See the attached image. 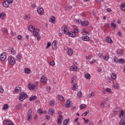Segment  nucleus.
I'll return each instance as SVG.
<instances>
[{
  "instance_id": "obj_1",
  "label": "nucleus",
  "mask_w": 125,
  "mask_h": 125,
  "mask_svg": "<svg viewBox=\"0 0 125 125\" xmlns=\"http://www.w3.org/2000/svg\"><path fill=\"white\" fill-rule=\"evenodd\" d=\"M28 30L30 32L33 33L34 37L37 38V41H41L42 36H41V34H40V29L35 28L33 25H30L28 27Z\"/></svg>"
},
{
  "instance_id": "obj_2",
  "label": "nucleus",
  "mask_w": 125,
  "mask_h": 125,
  "mask_svg": "<svg viewBox=\"0 0 125 125\" xmlns=\"http://www.w3.org/2000/svg\"><path fill=\"white\" fill-rule=\"evenodd\" d=\"M8 60L10 65H11V66H14L16 63L15 58H14L12 56H9L8 58Z\"/></svg>"
},
{
  "instance_id": "obj_3",
  "label": "nucleus",
  "mask_w": 125,
  "mask_h": 125,
  "mask_svg": "<svg viewBox=\"0 0 125 125\" xmlns=\"http://www.w3.org/2000/svg\"><path fill=\"white\" fill-rule=\"evenodd\" d=\"M26 97H28V95H27L26 93L22 92L21 93V96H20L19 100L20 101H23V100H25Z\"/></svg>"
},
{
  "instance_id": "obj_4",
  "label": "nucleus",
  "mask_w": 125,
  "mask_h": 125,
  "mask_svg": "<svg viewBox=\"0 0 125 125\" xmlns=\"http://www.w3.org/2000/svg\"><path fill=\"white\" fill-rule=\"evenodd\" d=\"M7 57V56H6V53L5 52H3L0 55V61H4L5 59H6V58Z\"/></svg>"
},
{
  "instance_id": "obj_5",
  "label": "nucleus",
  "mask_w": 125,
  "mask_h": 125,
  "mask_svg": "<svg viewBox=\"0 0 125 125\" xmlns=\"http://www.w3.org/2000/svg\"><path fill=\"white\" fill-rule=\"evenodd\" d=\"M62 29L63 30L62 31V32L63 33V34H64V35H68L69 33V29H68V27H67L65 25H63L62 26Z\"/></svg>"
},
{
  "instance_id": "obj_6",
  "label": "nucleus",
  "mask_w": 125,
  "mask_h": 125,
  "mask_svg": "<svg viewBox=\"0 0 125 125\" xmlns=\"http://www.w3.org/2000/svg\"><path fill=\"white\" fill-rule=\"evenodd\" d=\"M37 12L39 15H42L43 13H44V10L42 8V7L40 6L37 10Z\"/></svg>"
},
{
  "instance_id": "obj_7",
  "label": "nucleus",
  "mask_w": 125,
  "mask_h": 125,
  "mask_svg": "<svg viewBox=\"0 0 125 125\" xmlns=\"http://www.w3.org/2000/svg\"><path fill=\"white\" fill-rule=\"evenodd\" d=\"M70 71H74V72H77V71H79V67L76 65H72L70 67Z\"/></svg>"
},
{
  "instance_id": "obj_8",
  "label": "nucleus",
  "mask_w": 125,
  "mask_h": 125,
  "mask_svg": "<svg viewBox=\"0 0 125 125\" xmlns=\"http://www.w3.org/2000/svg\"><path fill=\"white\" fill-rule=\"evenodd\" d=\"M16 59L17 61H18L19 62H21V60L22 59V54L20 53L16 57Z\"/></svg>"
},
{
  "instance_id": "obj_9",
  "label": "nucleus",
  "mask_w": 125,
  "mask_h": 125,
  "mask_svg": "<svg viewBox=\"0 0 125 125\" xmlns=\"http://www.w3.org/2000/svg\"><path fill=\"white\" fill-rule=\"evenodd\" d=\"M28 87L30 90H33V89H35L36 88V85L34 84H31L29 83L28 85Z\"/></svg>"
},
{
  "instance_id": "obj_10",
  "label": "nucleus",
  "mask_w": 125,
  "mask_h": 125,
  "mask_svg": "<svg viewBox=\"0 0 125 125\" xmlns=\"http://www.w3.org/2000/svg\"><path fill=\"white\" fill-rule=\"evenodd\" d=\"M47 78L45 76H42L41 78V82L42 83H46Z\"/></svg>"
},
{
  "instance_id": "obj_11",
  "label": "nucleus",
  "mask_w": 125,
  "mask_h": 125,
  "mask_svg": "<svg viewBox=\"0 0 125 125\" xmlns=\"http://www.w3.org/2000/svg\"><path fill=\"white\" fill-rule=\"evenodd\" d=\"M82 41L84 42H88L89 41V37L87 36H83L82 37Z\"/></svg>"
},
{
  "instance_id": "obj_12",
  "label": "nucleus",
  "mask_w": 125,
  "mask_h": 125,
  "mask_svg": "<svg viewBox=\"0 0 125 125\" xmlns=\"http://www.w3.org/2000/svg\"><path fill=\"white\" fill-rule=\"evenodd\" d=\"M56 42H57L56 40H54L53 43H52V46L53 50H55V49L57 48V46L56 45Z\"/></svg>"
},
{
  "instance_id": "obj_13",
  "label": "nucleus",
  "mask_w": 125,
  "mask_h": 125,
  "mask_svg": "<svg viewBox=\"0 0 125 125\" xmlns=\"http://www.w3.org/2000/svg\"><path fill=\"white\" fill-rule=\"evenodd\" d=\"M81 24L82 26H84V27H86L88 26L89 22H88V21H82Z\"/></svg>"
},
{
  "instance_id": "obj_14",
  "label": "nucleus",
  "mask_w": 125,
  "mask_h": 125,
  "mask_svg": "<svg viewBox=\"0 0 125 125\" xmlns=\"http://www.w3.org/2000/svg\"><path fill=\"white\" fill-rule=\"evenodd\" d=\"M62 119L63 116H62V115H59V118L58 119V124H59V125H61V124L62 123V121L61 120Z\"/></svg>"
},
{
  "instance_id": "obj_15",
  "label": "nucleus",
  "mask_w": 125,
  "mask_h": 125,
  "mask_svg": "<svg viewBox=\"0 0 125 125\" xmlns=\"http://www.w3.org/2000/svg\"><path fill=\"white\" fill-rule=\"evenodd\" d=\"M67 35H68V36L69 37H71V38H74V37H75V36H76V33H75L73 31H70L68 32Z\"/></svg>"
},
{
  "instance_id": "obj_16",
  "label": "nucleus",
  "mask_w": 125,
  "mask_h": 125,
  "mask_svg": "<svg viewBox=\"0 0 125 125\" xmlns=\"http://www.w3.org/2000/svg\"><path fill=\"white\" fill-rule=\"evenodd\" d=\"M3 6L5 7V8H7L9 7V4L8 3V2L6 1H4L3 2Z\"/></svg>"
},
{
  "instance_id": "obj_17",
  "label": "nucleus",
  "mask_w": 125,
  "mask_h": 125,
  "mask_svg": "<svg viewBox=\"0 0 125 125\" xmlns=\"http://www.w3.org/2000/svg\"><path fill=\"white\" fill-rule=\"evenodd\" d=\"M105 41L106 42H108V43H113V40L109 37H106Z\"/></svg>"
},
{
  "instance_id": "obj_18",
  "label": "nucleus",
  "mask_w": 125,
  "mask_h": 125,
  "mask_svg": "<svg viewBox=\"0 0 125 125\" xmlns=\"http://www.w3.org/2000/svg\"><path fill=\"white\" fill-rule=\"evenodd\" d=\"M55 20H56L55 17H52L49 19V22H50V23H52V24H55Z\"/></svg>"
},
{
  "instance_id": "obj_19",
  "label": "nucleus",
  "mask_w": 125,
  "mask_h": 125,
  "mask_svg": "<svg viewBox=\"0 0 125 125\" xmlns=\"http://www.w3.org/2000/svg\"><path fill=\"white\" fill-rule=\"evenodd\" d=\"M121 9L122 11H125V2H122L121 5Z\"/></svg>"
},
{
  "instance_id": "obj_20",
  "label": "nucleus",
  "mask_w": 125,
  "mask_h": 125,
  "mask_svg": "<svg viewBox=\"0 0 125 125\" xmlns=\"http://www.w3.org/2000/svg\"><path fill=\"white\" fill-rule=\"evenodd\" d=\"M67 53L69 56H72L73 55V49L72 48H69L67 50Z\"/></svg>"
},
{
  "instance_id": "obj_21",
  "label": "nucleus",
  "mask_w": 125,
  "mask_h": 125,
  "mask_svg": "<svg viewBox=\"0 0 125 125\" xmlns=\"http://www.w3.org/2000/svg\"><path fill=\"white\" fill-rule=\"evenodd\" d=\"M123 50L119 49L117 51V55H118V56H122V55H123Z\"/></svg>"
},
{
  "instance_id": "obj_22",
  "label": "nucleus",
  "mask_w": 125,
  "mask_h": 125,
  "mask_svg": "<svg viewBox=\"0 0 125 125\" xmlns=\"http://www.w3.org/2000/svg\"><path fill=\"white\" fill-rule=\"evenodd\" d=\"M70 105H71V101H70V100H67L65 104L66 108H70Z\"/></svg>"
},
{
  "instance_id": "obj_23",
  "label": "nucleus",
  "mask_w": 125,
  "mask_h": 125,
  "mask_svg": "<svg viewBox=\"0 0 125 125\" xmlns=\"http://www.w3.org/2000/svg\"><path fill=\"white\" fill-rule=\"evenodd\" d=\"M54 113V109H53L52 108H50V109H49L48 114L50 116H53Z\"/></svg>"
},
{
  "instance_id": "obj_24",
  "label": "nucleus",
  "mask_w": 125,
  "mask_h": 125,
  "mask_svg": "<svg viewBox=\"0 0 125 125\" xmlns=\"http://www.w3.org/2000/svg\"><path fill=\"white\" fill-rule=\"evenodd\" d=\"M124 114H125V113L124 112V110H122L120 111V113L119 114L120 119H123V118H124Z\"/></svg>"
},
{
  "instance_id": "obj_25",
  "label": "nucleus",
  "mask_w": 125,
  "mask_h": 125,
  "mask_svg": "<svg viewBox=\"0 0 125 125\" xmlns=\"http://www.w3.org/2000/svg\"><path fill=\"white\" fill-rule=\"evenodd\" d=\"M110 27L113 29V30H116V28L117 27V25L113 22H112L110 24Z\"/></svg>"
},
{
  "instance_id": "obj_26",
  "label": "nucleus",
  "mask_w": 125,
  "mask_h": 125,
  "mask_svg": "<svg viewBox=\"0 0 125 125\" xmlns=\"http://www.w3.org/2000/svg\"><path fill=\"white\" fill-rule=\"evenodd\" d=\"M5 15H6V14L4 12L0 13V18L1 19H3L5 17Z\"/></svg>"
},
{
  "instance_id": "obj_27",
  "label": "nucleus",
  "mask_w": 125,
  "mask_h": 125,
  "mask_svg": "<svg viewBox=\"0 0 125 125\" xmlns=\"http://www.w3.org/2000/svg\"><path fill=\"white\" fill-rule=\"evenodd\" d=\"M8 108H9L8 104H5L3 105V107L2 108V110L3 111H5V110H7Z\"/></svg>"
},
{
  "instance_id": "obj_28",
  "label": "nucleus",
  "mask_w": 125,
  "mask_h": 125,
  "mask_svg": "<svg viewBox=\"0 0 125 125\" xmlns=\"http://www.w3.org/2000/svg\"><path fill=\"white\" fill-rule=\"evenodd\" d=\"M15 91H16V93H19V92H21V87H16L15 88Z\"/></svg>"
},
{
  "instance_id": "obj_29",
  "label": "nucleus",
  "mask_w": 125,
  "mask_h": 125,
  "mask_svg": "<svg viewBox=\"0 0 125 125\" xmlns=\"http://www.w3.org/2000/svg\"><path fill=\"white\" fill-rule=\"evenodd\" d=\"M58 99H59V100H60L61 101H64V97H63V96L61 95H59L58 96Z\"/></svg>"
},
{
  "instance_id": "obj_30",
  "label": "nucleus",
  "mask_w": 125,
  "mask_h": 125,
  "mask_svg": "<svg viewBox=\"0 0 125 125\" xmlns=\"http://www.w3.org/2000/svg\"><path fill=\"white\" fill-rule=\"evenodd\" d=\"M110 77L112 80H116L117 79V75L115 73L111 74Z\"/></svg>"
},
{
  "instance_id": "obj_31",
  "label": "nucleus",
  "mask_w": 125,
  "mask_h": 125,
  "mask_svg": "<svg viewBox=\"0 0 125 125\" xmlns=\"http://www.w3.org/2000/svg\"><path fill=\"white\" fill-rule=\"evenodd\" d=\"M85 78L87 80H90V79H91V75H90L89 73H87L85 75Z\"/></svg>"
},
{
  "instance_id": "obj_32",
  "label": "nucleus",
  "mask_w": 125,
  "mask_h": 125,
  "mask_svg": "<svg viewBox=\"0 0 125 125\" xmlns=\"http://www.w3.org/2000/svg\"><path fill=\"white\" fill-rule=\"evenodd\" d=\"M24 72L25 74H31V70L29 68H25Z\"/></svg>"
},
{
  "instance_id": "obj_33",
  "label": "nucleus",
  "mask_w": 125,
  "mask_h": 125,
  "mask_svg": "<svg viewBox=\"0 0 125 125\" xmlns=\"http://www.w3.org/2000/svg\"><path fill=\"white\" fill-rule=\"evenodd\" d=\"M37 98H38V97H37V96H33L32 97H31L29 98V101H33V100H36V99H37Z\"/></svg>"
},
{
  "instance_id": "obj_34",
  "label": "nucleus",
  "mask_w": 125,
  "mask_h": 125,
  "mask_svg": "<svg viewBox=\"0 0 125 125\" xmlns=\"http://www.w3.org/2000/svg\"><path fill=\"white\" fill-rule=\"evenodd\" d=\"M113 86L115 89H118V88H119V87H120V85L118 83H116L113 84Z\"/></svg>"
},
{
  "instance_id": "obj_35",
  "label": "nucleus",
  "mask_w": 125,
  "mask_h": 125,
  "mask_svg": "<svg viewBox=\"0 0 125 125\" xmlns=\"http://www.w3.org/2000/svg\"><path fill=\"white\" fill-rule=\"evenodd\" d=\"M77 89H78V84H77L76 83H74L73 85V90L74 91H76L77 90Z\"/></svg>"
},
{
  "instance_id": "obj_36",
  "label": "nucleus",
  "mask_w": 125,
  "mask_h": 125,
  "mask_svg": "<svg viewBox=\"0 0 125 125\" xmlns=\"http://www.w3.org/2000/svg\"><path fill=\"white\" fill-rule=\"evenodd\" d=\"M30 18H31V17H30V15L28 14V15H25L24 16V19L25 20H28V19H30Z\"/></svg>"
},
{
  "instance_id": "obj_37",
  "label": "nucleus",
  "mask_w": 125,
  "mask_h": 125,
  "mask_svg": "<svg viewBox=\"0 0 125 125\" xmlns=\"http://www.w3.org/2000/svg\"><path fill=\"white\" fill-rule=\"evenodd\" d=\"M125 62V60L124 59H120L119 60V63H120V64H124Z\"/></svg>"
},
{
  "instance_id": "obj_38",
  "label": "nucleus",
  "mask_w": 125,
  "mask_h": 125,
  "mask_svg": "<svg viewBox=\"0 0 125 125\" xmlns=\"http://www.w3.org/2000/svg\"><path fill=\"white\" fill-rule=\"evenodd\" d=\"M109 58L110 57H109V56H105L104 57H103L104 60L106 62L108 61Z\"/></svg>"
},
{
  "instance_id": "obj_39",
  "label": "nucleus",
  "mask_w": 125,
  "mask_h": 125,
  "mask_svg": "<svg viewBox=\"0 0 125 125\" xmlns=\"http://www.w3.org/2000/svg\"><path fill=\"white\" fill-rule=\"evenodd\" d=\"M85 107H86V105L85 104H82L80 105V110H83V109H84V108H85Z\"/></svg>"
},
{
  "instance_id": "obj_40",
  "label": "nucleus",
  "mask_w": 125,
  "mask_h": 125,
  "mask_svg": "<svg viewBox=\"0 0 125 125\" xmlns=\"http://www.w3.org/2000/svg\"><path fill=\"white\" fill-rule=\"evenodd\" d=\"M69 119H65L64 121L63 122V125H68V123H69Z\"/></svg>"
},
{
  "instance_id": "obj_41",
  "label": "nucleus",
  "mask_w": 125,
  "mask_h": 125,
  "mask_svg": "<svg viewBox=\"0 0 125 125\" xmlns=\"http://www.w3.org/2000/svg\"><path fill=\"white\" fill-rule=\"evenodd\" d=\"M120 110L118 108H115L114 110V115H117L118 114V112H119Z\"/></svg>"
},
{
  "instance_id": "obj_42",
  "label": "nucleus",
  "mask_w": 125,
  "mask_h": 125,
  "mask_svg": "<svg viewBox=\"0 0 125 125\" xmlns=\"http://www.w3.org/2000/svg\"><path fill=\"white\" fill-rule=\"evenodd\" d=\"M93 96H94V92H91L90 94L88 95V98H92V97H93Z\"/></svg>"
},
{
  "instance_id": "obj_43",
  "label": "nucleus",
  "mask_w": 125,
  "mask_h": 125,
  "mask_svg": "<svg viewBox=\"0 0 125 125\" xmlns=\"http://www.w3.org/2000/svg\"><path fill=\"white\" fill-rule=\"evenodd\" d=\"M73 31L75 34H76V33H79V28H77V26H75Z\"/></svg>"
},
{
  "instance_id": "obj_44",
  "label": "nucleus",
  "mask_w": 125,
  "mask_h": 125,
  "mask_svg": "<svg viewBox=\"0 0 125 125\" xmlns=\"http://www.w3.org/2000/svg\"><path fill=\"white\" fill-rule=\"evenodd\" d=\"M73 8V7H72V6H70L69 7H66L65 10L66 12H68L70 11V10H71V9H72Z\"/></svg>"
},
{
  "instance_id": "obj_45",
  "label": "nucleus",
  "mask_w": 125,
  "mask_h": 125,
  "mask_svg": "<svg viewBox=\"0 0 125 125\" xmlns=\"http://www.w3.org/2000/svg\"><path fill=\"white\" fill-rule=\"evenodd\" d=\"M119 125H125V119L121 120L120 122Z\"/></svg>"
},
{
  "instance_id": "obj_46",
  "label": "nucleus",
  "mask_w": 125,
  "mask_h": 125,
  "mask_svg": "<svg viewBox=\"0 0 125 125\" xmlns=\"http://www.w3.org/2000/svg\"><path fill=\"white\" fill-rule=\"evenodd\" d=\"M11 54L12 55H15V54H16V51H15L14 49H12L11 50Z\"/></svg>"
},
{
  "instance_id": "obj_47",
  "label": "nucleus",
  "mask_w": 125,
  "mask_h": 125,
  "mask_svg": "<svg viewBox=\"0 0 125 125\" xmlns=\"http://www.w3.org/2000/svg\"><path fill=\"white\" fill-rule=\"evenodd\" d=\"M83 95V93H82V91H79L77 93V96L79 97V98H80L81 96Z\"/></svg>"
},
{
  "instance_id": "obj_48",
  "label": "nucleus",
  "mask_w": 125,
  "mask_h": 125,
  "mask_svg": "<svg viewBox=\"0 0 125 125\" xmlns=\"http://www.w3.org/2000/svg\"><path fill=\"white\" fill-rule=\"evenodd\" d=\"M82 34H83V35H87V34H88V32H86V31H85V29H82Z\"/></svg>"
},
{
  "instance_id": "obj_49",
  "label": "nucleus",
  "mask_w": 125,
  "mask_h": 125,
  "mask_svg": "<svg viewBox=\"0 0 125 125\" xmlns=\"http://www.w3.org/2000/svg\"><path fill=\"white\" fill-rule=\"evenodd\" d=\"M2 32H3V33H4L5 34H6L7 35H8V31H7V29L6 28H3L2 30Z\"/></svg>"
},
{
  "instance_id": "obj_50",
  "label": "nucleus",
  "mask_w": 125,
  "mask_h": 125,
  "mask_svg": "<svg viewBox=\"0 0 125 125\" xmlns=\"http://www.w3.org/2000/svg\"><path fill=\"white\" fill-rule=\"evenodd\" d=\"M16 109H18V110H21L22 109V106H21V104H18L16 106Z\"/></svg>"
},
{
  "instance_id": "obj_51",
  "label": "nucleus",
  "mask_w": 125,
  "mask_h": 125,
  "mask_svg": "<svg viewBox=\"0 0 125 125\" xmlns=\"http://www.w3.org/2000/svg\"><path fill=\"white\" fill-rule=\"evenodd\" d=\"M76 78L77 77L76 76H74L73 77L71 78V83H74V82H75V81L76 80Z\"/></svg>"
},
{
  "instance_id": "obj_52",
  "label": "nucleus",
  "mask_w": 125,
  "mask_h": 125,
  "mask_svg": "<svg viewBox=\"0 0 125 125\" xmlns=\"http://www.w3.org/2000/svg\"><path fill=\"white\" fill-rule=\"evenodd\" d=\"M55 101L53 100H51L50 102V105H51V106H54V105H55Z\"/></svg>"
},
{
  "instance_id": "obj_53",
  "label": "nucleus",
  "mask_w": 125,
  "mask_h": 125,
  "mask_svg": "<svg viewBox=\"0 0 125 125\" xmlns=\"http://www.w3.org/2000/svg\"><path fill=\"white\" fill-rule=\"evenodd\" d=\"M113 59L114 62H115L116 63H119V59H118V58L114 57Z\"/></svg>"
},
{
  "instance_id": "obj_54",
  "label": "nucleus",
  "mask_w": 125,
  "mask_h": 125,
  "mask_svg": "<svg viewBox=\"0 0 125 125\" xmlns=\"http://www.w3.org/2000/svg\"><path fill=\"white\" fill-rule=\"evenodd\" d=\"M51 45V42H47V46L46 47V49H47L49 47H50Z\"/></svg>"
},
{
  "instance_id": "obj_55",
  "label": "nucleus",
  "mask_w": 125,
  "mask_h": 125,
  "mask_svg": "<svg viewBox=\"0 0 125 125\" xmlns=\"http://www.w3.org/2000/svg\"><path fill=\"white\" fill-rule=\"evenodd\" d=\"M27 118H28V121H31V120H32V115L28 114Z\"/></svg>"
},
{
  "instance_id": "obj_56",
  "label": "nucleus",
  "mask_w": 125,
  "mask_h": 125,
  "mask_svg": "<svg viewBox=\"0 0 125 125\" xmlns=\"http://www.w3.org/2000/svg\"><path fill=\"white\" fill-rule=\"evenodd\" d=\"M3 91H4L3 88L2 87V86H0V93H2Z\"/></svg>"
},
{
  "instance_id": "obj_57",
  "label": "nucleus",
  "mask_w": 125,
  "mask_h": 125,
  "mask_svg": "<svg viewBox=\"0 0 125 125\" xmlns=\"http://www.w3.org/2000/svg\"><path fill=\"white\" fill-rule=\"evenodd\" d=\"M6 1L9 4H11L13 2V0H7Z\"/></svg>"
},
{
  "instance_id": "obj_58",
  "label": "nucleus",
  "mask_w": 125,
  "mask_h": 125,
  "mask_svg": "<svg viewBox=\"0 0 125 125\" xmlns=\"http://www.w3.org/2000/svg\"><path fill=\"white\" fill-rule=\"evenodd\" d=\"M89 113V110H86V111L84 113H83V115H84V117H85V116H86V115H87V114H88Z\"/></svg>"
},
{
  "instance_id": "obj_59",
  "label": "nucleus",
  "mask_w": 125,
  "mask_h": 125,
  "mask_svg": "<svg viewBox=\"0 0 125 125\" xmlns=\"http://www.w3.org/2000/svg\"><path fill=\"white\" fill-rule=\"evenodd\" d=\"M105 90L107 92H111L112 91V90L110 88H107Z\"/></svg>"
},
{
  "instance_id": "obj_60",
  "label": "nucleus",
  "mask_w": 125,
  "mask_h": 125,
  "mask_svg": "<svg viewBox=\"0 0 125 125\" xmlns=\"http://www.w3.org/2000/svg\"><path fill=\"white\" fill-rule=\"evenodd\" d=\"M45 118H46V120L47 121H49V120H50V116H49L48 115H46Z\"/></svg>"
},
{
  "instance_id": "obj_61",
  "label": "nucleus",
  "mask_w": 125,
  "mask_h": 125,
  "mask_svg": "<svg viewBox=\"0 0 125 125\" xmlns=\"http://www.w3.org/2000/svg\"><path fill=\"white\" fill-rule=\"evenodd\" d=\"M38 113H40V114H42V108H39L38 110Z\"/></svg>"
},
{
  "instance_id": "obj_62",
  "label": "nucleus",
  "mask_w": 125,
  "mask_h": 125,
  "mask_svg": "<svg viewBox=\"0 0 125 125\" xmlns=\"http://www.w3.org/2000/svg\"><path fill=\"white\" fill-rule=\"evenodd\" d=\"M86 59H88L89 60H90L91 59L92 57L91 55H88V56H86Z\"/></svg>"
},
{
  "instance_id": "obj_63",
  "label": "nucleus",
  "mask_w": 125,
  "mask_h": 125,
  "mask_svg": "<svg viewBox=\"0 0 125 125\" xmlns=\"http://www.w3.org/2000/svg\"><path fill=\"white\" fill-rule=\"evenodd\" d=\"M106 11L107 12H109V13L112 12V9H111L109 8H108L106 9Z\"/></svg>"
},
{
  "instance_id": "obj_64",
  "label": "nucleus",
  "mask_w": 125,
  "mask_h": 125,
  "mask_svg": "<svg viewBox=\"0 0 125 125\" xmlns=\"http://www.w3.org/2000/svg\"><path fill=\"white\" fill-rule=\"evenodd\" d=\"M46 89L48 92H49L50 91V86H47L46 87Z\"/></svg>"
}]
</instances>
